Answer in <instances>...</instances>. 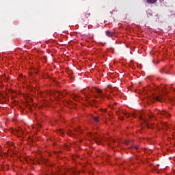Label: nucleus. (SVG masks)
I'll list each match as a JSON object with an SVG mask.
<instances>
[{
  "label": "nucleus",
  "instance_id": "nucleus-1",
  "mask_svg": "<svg viewBox=\"0 0 175 175\" xmlns=\"http://www.w3.org/2000/svg\"><path fill=\"white\" fill-rule=\"evenodd\" d=\"M92 138L96 142V144H102V140H103V137L98 134H95L92 135Z\"/></svg>",
  "mask_w": 175,
  "mask_h": 175
},
{
  "label": "nucleus",
  "instance_id": "nucleus-2",
  "mask_svg": "<svg viewBox=\"0 0 175 175\" xmlns=\"http://www.w3.org/2000/svg\"><path fill=\"white\" fill-rule=\"evenodd\" d=\"M90 16H91V12L88 11L86 12H84L81 16L82 21H88V17H90Z\"/></svg>",
  "mask_w": 175,
  "mask_h": 175
},
{
  "label": "nucleus",
  "instance_id": "nucleus-3",
  "mask_svg": "<svg viewBox=\"0 0 175 175\" xmlns=\"http://www.w3.org/2000/svg\"><path fill=\"white\" fill-rule=\"evenodd\" d=\"M158 114L160 116H163V117H165L166 118H169L170 117V113L166 111H160Z\"/></svg>",
  "mask_w": 175,
  "mask_h": 175
},
{
  "label": "nucleus",
  "instance_id": "nucleus-4",
  "mask_svg": "<svg viewBox=\"0 0 175 175\" xmlns=\"http://www.w3.org/2000/svg\"><path fill=\"white\" fill-rule=\"evenodd\" d=\"M105 33L107 36H109V38H113V36H114V33L110 31H106Z\"/></svg>",
  "mask_w": 175,
  "mask_h": 175
},
{
  "label": "nucleus",
  "instance_id": "nucleus-5",
  "mask_svg": "<svg viewBox=\"0 0 175 175\" xmlns=\"http://www.w3.org/2000/svg\"><path fill=\"white\" fill-rule=\"evenodd\" d=\"M93 120L96 122V124H99L100 122V118H99V116H96L93 118Z\"/></svg>",
  "mask_w": 175,
  "mask_h": 175
},
{
  "label": "nucleus",
  "instance_id": "nucleus-6",
  "mask_svg": "<svg viewBox=\"0 0 175 175\" xmlns=\"http://www.w3.org/2000/svg\"><path fill=\"white\" fill-rule=\"evenodd\" d=\"M161 73H165V75H170V72L166 68H163V70H160Z\"/></svg>",
  "mask_w": 175,
  "mask_h": 175
},
{
  "label": "nucleus",
  "instance_id": "nucleus-7",
  "mask_svg": "<svg viewBox=\"0 0 175 175\" xmlns=\"http://www.w3.org/2000/svg\"><path fill=\"white\" fill-rule=\"evenodd\" d=\"M148 117H149L150 120H155L156 119L155 116L152 113L149 114Z\"/></svg>",
  "mask_w": 175,
  "mask_h": 175
},
{
  "label": "nucleus",
  "instance_id": "nucleus-8",
  "mask_svg": "<svg viewBox=\"0 0 175 175\" xmlns=\"http://www.w3.org/2000/svg\"><path fill=\"white\" fill-rule=\"evenodd\" d=\"M157 1H158V0H146L147 3H150V4L155 3V2H157Z\"/></svg>",
  "mask_w": 175,
  "mask_h": 175
},
{
  "label": "nucleus",
  "instance_id": "nucleus-9",
  "mask_svg": "<svg viewBox=\"0 0 175 175\" xmlns=\"http://www.w3.org/2000/svg\"><path fill=\"white\" fill-rule=\"evenodd\" d=\"M156 100H157L158 102H162L163 100V98H162V97L161 96H156Z\"/></svg>",
  "mask_w": 175,
  "mask_h": 175
},
{
  "label": "nucleus",
  "instance_id": "nucleus-10",
  "mask_svg": "<svg viewBox=\"0 0 175 175\" xmlns=\"http://www.w3.org/2000/svg\"><path fill=\"white\" fill-rule=\"evenodd\" d=\"M137 116H138V118H139V120H142V121H143L144 120L143 114H139Z\"/></svg>",
  "mask_w": 175,
  "mask_h": 175
},
{
  "label": "nucleus",
  "instance_id": "nucleus-11",
  "mask_svg": "<svg viewBox=\"0 0 175 175\" xmlns=\"http://www.w3.org/2000/svg\"><path fill=\"white\" fill-rule=\"evenodd\" d=\"M68 135H70V136H72V135H75V132L72 131H68Z\"/></svg>",
  "mask_w": 175,
  "mask_h": 175
},
{
  "label": "nucleus",
  "instance_id": "nucleus-12",
  "mask_svg": "<svg viewBox=\"0 0 175 175\" xmlns=\"http://www.w3.org/2000/svg\"><path fill=\"white\" fill-rule=\"evenodd\" d=\"M96 92L98 93V94H102V92H103V91L100 89H96Z\"/></svg>",
  "mask_w": 175,
  "mask_h": 175
},
{
  "label": "nucleus",
  "instance_id": "nucleus-13",
  "mask_svg": "<svg viewBox=\"0 0 175 175\" xmlns=\"http://www.w3.org/2000/svg\"><path fill=\"white\" fill-rule=\"evenodd\" d=\"M122 114L126 116V117H129V113H128L127 112H122Z\"/></svg>",
  "mask_w": 175,
  "mask_h": 175
},
{
  "label": "nucleus",
  "instance_id": "nucleus-14",
  "mask_svg": "<svg viewBox=\"0 0 175 175\" xmlns=\"http://www.w3.org/2000/svg\"><path fill=\"white\" fill-rule=\"evenodd\" d=\"M144 122H146V126L148 127V128H150V123H148V122H147V121H146V120H144Z\"/></svg>",
  "mask_w": 175,
  "mask_h": 175
},
{
  "label": "nucleus",
  "instance_id": "nucleus-15",
  "mask_svg": "<svg viewBox=\"0 0 175 175\" xmlns=\"http://www.w3.org/2000/svg\"><path fill=\"white\" fill-rule=\"evenodd\" d=\"M75 131H77V132H81V129L80 128H77Z\"/></svg>",
  "mask_w": 175,
  "mask_h": 175
},
{
  "label": "nucleus",
  "instance_id": "nucleus-16",
  "mask_svg": "<svg viewBox=\"0 0 175 175\" xmlns=\"http://www.w3.org/2000/svg\"><path fill=\"white\" fill-rule=\"evenodd\" d=\"M124 144H126V146H128V144H129V142L126 141V142H124Z\"/></svg>",
  "mask_w": 175,
  "mask_h": 175
},
{
  "label": "nucleus",
  "instance_id": "nucleus-17",
  "mask_svg": "<svg viewBox=\"0 0 175 175\" xmlns=\"http://www.w3.org/2000/svg\"><path fill=\"white\" fill-rule=\"evenodd\" d=\"M135 150H137V149L139 148V146H135Z\"/></svg>",
  "mask_w": 175,
  "mask_h": 175
},
{
  "label": "nucleus",
  "instance_id": "nucleus-18",
  "mask_svg": "<svg viewBox=\"0 0 175 175\" xmlns=\"http://www.w3.org/2000/svg\"><path fill=\"white\" fill-rule=\"evenodd\" d=\"M120 120H124V118L120 117Z\"/></svg>",
  "mask_w": 175,
  "mask_h": 175
},
{
  "label": "nucleus",
  "instance_id": "nucleus-19",
  "mask_svg": "<svg viewBox=\"0 0 175 175\" xmlns=\"http://www.w3.org/2000/svg\"><path fill=\"white\" fill-rule=\"evenodd\" d=\"M108 88H111V85H108Z\"/></svg>",
  "mask_w": 175,
  "mask_h": 175
},
{
  "label": "nucleus",
  "instance_id": "nucleus-20",
  "mask_svg": "<svg viewBox=\"0 0 175 175\" xmlns=\"http://www.w3.org/2000/svg\"><path fill=\"white\" fill-rule=\"evenodd\" d=\"M116 114H118V116L120 114V112L119 111H117L116 112Z\"/></svg>",
  "mask_w": 175,
  "mask_h": 175
},
{
  "label": "nucleus",
  "instance_id": "nucleus-21",
  "mask_svg": "<svg viewBox=\"0 0 175 175\" xmlns=\"http://www.w3.org/2000/svg\"><path fill=\"white\" fill-rule=\"evenodd\" d=\"M29 106V107H31V105H28Z\"/></svg>",
  "mask_w": 175,
  "mask_h": 175
},
{
  "label": "nucleus",
  "instance_id": "nucleus-22",
  "mask_svg": "<svg viewBox=\"0 0 175 175\" xmlns=\"http://www.w3.org/2000/svg\"><path fill=\"white\" fill-rule=\"evenodd\" d=\"M133 117H136V116L134 115Z\"/></svg>",
  "mask_w": 175,
  "mask_h": 175
},
{
  "label": "nucleus",
  "instance_id": "nucleus-23",
  "mask_svg": "<svg viewBox=\"0 0 175 175\" xmlns=\"http://www.w3.org/2000/svg\"><path fill=\"white\" fill-rule=\"evenodd\" d=\"M90 175H92V174H90Z\"/></svg>",
  "mask_w": 175,
  "mask_h": 175
}]
</instances>
